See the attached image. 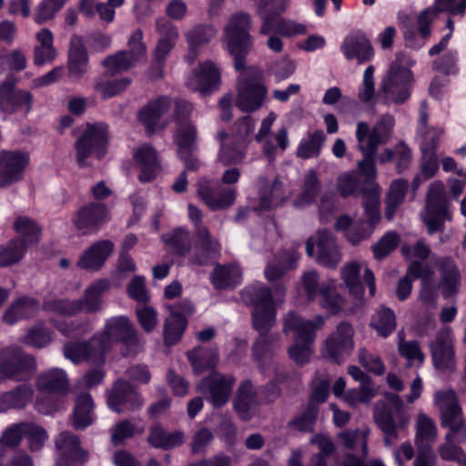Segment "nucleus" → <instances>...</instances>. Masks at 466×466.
<instances>
[{
	"label": "nucleus",
	"instance_id": "nucleus-25",
	"mask_svg": "<svg viewBox=\"0 0 466 466\" xmlns=\"http://www.w3.org/2000/svg\"><path fill=\"white\" fill-rule=\"evenodd\" d=\"M234 383L235 380L232 376L212 373L210 377L199 383L198 390L208 393V399L212 404L215 407H220L228 400Z\"/></svg>",
	"mask_w": 466,
	"mask_h": 466
},
{
	"label": "nucleus",
	"instance_id": "nucleus-40",
	"mask_svg": "<svg viewBox=\"0 0 466 466\" xmlns=\"http://www.w3.org/2000/svg\"><path fill=\"white\" fill-rule=\"evenodd\" d=\"M87 54L83 40L79 36L71 38L68 54L69 74L74 77H80L87 70Z\"/></svg>",
	"mask_w": 466,
	"mask_h": 466
},
{
	"label": "nucleus",
	"instance_id": "nucleus-21",
	"mask_svg": "<svg viewBox=\"0 0 466 466\" xmlns=\"http://www.w3.org/2000/svg\"><path fill=\"white\" fill-rule=\"evenodd\" d=\"M35 370V361L17 349L4 350L0 354V371L7 378L24 380Z\"/></svg>",
	"mask_w": 466,
	"mask_h": 466
},
{
	"label": "nucleus",
	"instance_id": "nucleus-63",
	"mask_svg": "<svg viewBox=\"0 0 466 466\" xmlns=\"http://www.w3.org/2000/svg\"><path fill=\"white\" fill-rule=\"evenodd\" d=\"M283 201L282 188L279 181L268 187H263L260 196V208L269 209L279 206Z\"/></svg>",
	"mask_w": 466,
	"mask_h": 466
},
{
	"label": "nucleus",
	"instance_id": "nucleus-38",
	"mask_svg": "<svg viewBox=\"0 0 466 466\" xmlns=\"http://www.w3.org/2000/svg\"><path fill=\"white\" fill-rule=\"evenodd\" d=\"M36 44L34 47V62L37 66L49 64L56 56L54 46V35L47 28H43L35 34Z\"/></svg>",
	"mask_w": 466,
	"mask_h": 466
},
{
	"label": "nucleus",
	"instance_id": "nucleus-31",
	"mask_svg": "<svg viewBox=\"0 0 466 466\" xmlns=\"http://www.w3.org/2000/svg\"><path fill=\"white\" fill-rule=\"evenodd\" d=\"M170 106L167 97H158L148 103L138 114L139 121L149 132H155L166 127L165 114Z\"/></svg>",
	"mask_w": 466,
	"mask_h": 466
},
{
	"label": "nucleus",
	"instance_id": "nucleus-59",
	"mask_svg": "<svg viewBox=\"0 0 466 466\" xmlns=\"http://www.w3.org/2000/svg\"><path fill=\"white\" fill-rule=\"evenodd\" d=\"M370 325L379 335L388 337L395 329V316L390 309H381L374 315Z\"/></svg>",
	"mask_w": 466,
	"mask_h": 466
},
{
	"label": "nucleus",
	"instance_id": "nucleus-16",
	"mask_svg": "<svg viewBox=\"0 0 466 466\" xmlns=\"http://www.w3.org/2000/svg\"><path fill=\"white\" fill-rule=\"evenodd\" d=\"M106 142L107 131L105 125H88L83 136L76 143L78 164L85 166L89 158L103 157L106 152Z\"/></svg>",
	"mask_w": 466,
	"mask_h": 466
},
{
	"label": "nucleus",
	"instance_id": "nucleus-36",
	"mask_svg": "<svg viewBox=\"0 0 466 466\" xmlns=\"http://www.w3.org/2000/svg\"><path fill=\"white\" fill-rule=\"evenodd\" d=\"M220 82V71L211 61H206L199 65L198 70L194 73L193 77L187 85L201 93H207L217 87Z\"/></svg>",
	"mask_w": 466,
	"mask_h": 466
},
{
	"label": "nucleus",
	"instance_id": "nucleus-18",
	"mask_svg": "<svg viewBox=\"0 0 466 466\" xmlns=\"http://www.w3.org/2000/svg\"><path fill=\"white\" fill-rule=\"evenodd\" d=\"M446 218H449V215L444 197V187L441 182L436 181L430 187L426 210L422 215V219L429 233L432 234L441 228Z\"/></svg>",
	"mask_w": 466,
	"mask_h": 466
},
{
	"label": "nucleus",
	"instance_id": "nucleus-30",
	"mask_svg": "<svg viewBox=\"0 0 466 466\" xmlns=\"http://www.w3.org/2000/svg\"><path fill=\"white\" fill-rule=\"evenodd\" d=\"M453 339L450 329L441 332L431 345V353L435 367L440 370H451L455 367Z\"/></svg>",
	"mask_w": 466,
	"mask_h": 466
},
{
	"label": "nucleus",
	"instance_id": "nucleus-11",
	"mask_svg": "<svg viewBox=\"0 0 466 466\" xmlns=\"http://www.w3.org/2000/svg\"><path fill=\"white\" fill-rule=\"evenodd\" d=\"M427 107L422 105L420 107V150L421 162L420 170L423 177L428 179L432 177L439 168L438 157L436 150L440 138L444 133L442 128H426L428 119Z\"/></svg>",
	"mask_w": 466,
	"mask_h": 466
},
{
	"label": "nucleus",
	"instance_id": "nucleus-20",
	"mask_svg": "<svg viewBox=\"0 0 466 466\" xmlns=\"http://www.w3.org/2000/svg\"><path fill=\"white\" fill-rule=\"evenodd\" d=\"M306 251L309 257L316 255L319 263L329 268H334L341 258L335 240L326 231H319L310 238L307 241Z\"/></svg>",
	"mask_w": 466,
	"mask_h": 466
},
{
	"label": "nucleus",
	"instance_id": "nucleus-29",
	"mask_svg": "<svg viewBox=\"0 0 466 466\" xmlns=\"http://www.w3.org/2000/svg\"><path fill=\"white\" fill-rule=\"evenodd\" d=\"M32 97L30 94L23 90H15L13 82H4L0 85V108L6 113H14L18 110H30Z\"/></svg>",
	"mask_w": 466,
	"mask_h": 466
},
{
	"label": "nucleus",
	"instance_id": "nucleus-19",
	"mask_svg": "<svg viewBox=\"0 0 466 466\" xmlns=\"http://www.w3.org/2000/svg\"><path fill=\"white\" fill-rule=\"evenodd\" d=\"M432 272L428 266H424L420 262H412L408 269V275L402 279L398 285L397 296L400 300L406 299L411 291V282L409 277L421 279V290L420 299L422 302L428 304L435 300L436 291L431 285V276Z\"/></svg>",
	"mask_w": 466,
	"mask_h": 466
},
{
	"label": "nucleus",
	"instance_id": "nucleus-41",
	"mask_svg": "<svg viewBox=\"0 0 466 466\" xmlns=\"http://www.w3.org/2000/svg\"><path fill=\"white\" fill-rule=\"evenodd\" d=\"M196 250L201 253L202 258H196L194 263L204 264L208 258L219 250V244L211 238L208 228L201 225L196 226Z\"/></svg>",
	"mask_w": 466,
	"mask_h": 466
},
{
	"label": "nucleus",
	"instance_id": "nucleus-7",
	"mask_svg": "<svg viewBox=\"0 0 466 466\" xmlns=\"http://www.w3.org/2000/svg\"><path fill=\"white\" fill-rule=\"evenodd\" d=\"M251 20L248 14L239 12L230 16L224 28L227 49L233 56L235 68L244 67V56L250 51L253 41L249 35Z\"/></svg>",
	"mask_w": 466,
	"mask_h": 466
},
{
	"label": "nucleus",
	"instance_id": "nucleus-32",
	"mask_svg": "<svg viewBox=\"0 0 466 466\" xmlns=\"http://www.w3.org/2000/svg\"><path fill=\"white\" fill-rule=\"evenodd\" d=\"M26 436L29 441L31 451H38L40 444L35 442V436H38L41 440L45 437V431L38 426L21 423L8 428L1 438V442L9 447L16 446L23 436Z\"/></svg>",
	"mask_w": 466,
	"mask_h": 466
},
{
	"label": "nucleus",
	"instance_id": "nucleus-22",
	"mask_svg": "<svg viewBox=\"0 0 466 466\" xmlns=\"http://www.w3.org/2000/svg\"><path fill=\"white\" fill-rule=\"evenodd\" d=\"M364 270L363 281L369 287L370 295L375 294V279L373 273L365 264L356 261L346 264L341 269V279L349 289L350 294L356 299H361L363 294V283L360 279V271Z\"/></svg>",
	"mask_w": 466,
	"mask_h": 466
},
{
	"label": "nucleus",
	"instance_id": "nucleus-57",
	"mask_svg": "<svg viewBox=\"0 0 466 466\" xmlns=\"http://www.w3.org/2000/svg\"><path fill=\"white\" fill-rule=\"evenodd\" d=\"M441 274L443 296L448 298L457 292L460 282L459 273L451 260H443L441 262Z\"/></svg>",
	"mask_w": 466,
	"mask_h": 466
},
{
	"label": "nucleus",
	"instance_id": "nucleus-51",
	"mask_svg": "<svg viewBox=\"0 0 466 466\" xmlns=\"http://www.w3.org/2000/svg\"><path fill=\"white\" fill-rule=\"evenodd\" d=\"M157 29L161 34V38L155 51V59L160 64L173 48L177 37V32L171 25H162L160 22L157 23Z\"/></svg>",
	"mask_w": 466,
	"mask_h": 466
},
{
	"label": "nucleus",
	"instance_id": "nucleus-54",
	"mask_svg": "<svg viewBox=\"0 0 466 466\" xmlns=\"http://www.w3.org/2000/svg\"><path fill=\"white\" fill-rule=\"evenodd\" d=\"M32 396V390L25 386L19 387L14 392L5 393L0 397V411L10 408H23L31 400Z\"/></svg>",
	"mask_w": 466,
	"mask_h": 466
},
{
	"label": "nucleus",
	"instance_id": "nucleus-35",
	"mask_svg": "<svg viewBox=\"0 0 466 466\" xmlns=\"http://www.w3.org/2000/svg\"><path fill=\"white\" fill-rule=\"evenodd\" d=\"M341 49L348 59L356 58L360 63L370 60L373 55L370 43L360 31L352 32L347 35Z\"/></svg>",
	"mask_w": 466,
	"mask_h": 466
},
{
	"label": "nucleus",
	"instance_id": "nucleus-14",
	"mask_svg": "<svg viewBox=\"0 0 466 466\" xmlns=\"http://www.w3.org/2000/svg\"><path fill=\"white\" fill-rule=\"evenodd\" d=\"M318 275L315 271L306 272L302 277L304 291L309 300L319 297L322 309L329 314H337L344 307V299L335 291V281L330 280L319 287Z\"/></svg>",
	"mask_w": 466,
	"mask_h": 466
},
{
	"label": "nucleus",
	"instance_id": "nucleus-12",
	"mask_svg": "<svg viewBox=\"0 0 466 466\" xmlns=\"http://www.w3.org/2000/svg\"><path fill=\"white\" fill-rule=\"evenodd\" d=\"M109 289V283L106 279H99L92 283L86 290L83 305L76 302L65 300H54L46 302L45 309L57 316L66 317L76 313L84 309L87 311H95L99 309L102 295Z\"/></svg>",
	"mask_w": 466,
	"mask_h": 466
},
{
	"label": "nucleus",
	"instance_id": "nucleus-13",
	"mask_svg": "<svg viewBox=\"0 0 466 466\" xmlns=\"http://www.w3.org/2000/svg\"><path fill=\"white\" fill-rule=\"evenodd\" d=\"M390 402V408L383 410L378 403L374 412L377 424L385 433L387 445H391L398 437V430L405 429L410 422V415L404 409L401 400L395 396L391 398Z\"/></svg>",
	"mask_w": 466,
	"mask_h": 466
},
{
	"label": "nucleus",
	"instance_id": "nucleus-61",
	"mask_svg": "<svg viewBox=\"0 0 466 466\" xmlns=\"http://www.w3.org/2000/svg\"><path fill=\"white\" fill-rule=\"evenodd\" d=\"M216 35V30L211 26H199L195 28L187 35V40L189 45V55L187 59L191 62L196 56V49L206 42H208Z\"/></svg>",
	"mask_w": 466,
	"mask_h": 466
},
{
	"label": "nucleus",
	"instance_id": "nucleus-37",
	"mask_svg": "<svg viewBox=\"0 0 466 466\" xmlns=\"http://www.w3.org/2000/svg\"><path fill=\"white\" fill-rule=\"evenodd\" d=\"M113 250V244L104 240L93 244L81 257L78 266L88 270H97Z\"/></svg>",
	"mask_w": 466,
	"mask_h": 466
},
{
	"label": "nucleus",
	"instance_id": "nucleus-60",
	"mask_svg": "<svg viewBox=\"0 0 466 466\" xmlns=\"http://www.w3.org/2000/svg\"><path fill=\"white\" fill-rule=\"evenodd\" d=\"M376 395V390L371 380L363 381L358 390L348 391L343 400L350 406H356L359 403H368Z\"/></svg>",
	"mask_w": 466,
	"mask_h": 466
},
{
	"label": "nucleus",
	"instance_id": "nucleus-5",
	"mask_svg": "<svg viewBox=\"0 0 466 466\" xmlns=\"http://www.w3.org/2000/svg\"><path fill=\"white\" fill-rule=\"evenodd\" d=\"M324 324L322 317L318 316L314 320H304L294 313H289L284 320L286 334L292 332L294 344L289 350V355L297 363L307 362L312 353V343L315 333Z\"/></svg>",
	"mask_w": 466,
	"mask_h": 466
},
{
	"label": "nucleus",
	"instance_id": "nucleus-8",
	"mask_svg": "<svg viewBox=\"0 0 466 466\" xmlns=\"http://www.w3.org/2000/svg\"><path fill=\"white\" fill-rule=\"evenodd\" d=\"M19 238L11 241L7 247L0 248V267L9 266L19 261L31 244L39 239L40 228L26 217H19L14 224Z\"/></svg>",
	"mask_w": 466,
	"mask_h": 466
},
{
	"label": "nucleus",
	"instance_id": "nucleus-64",
	"mask_svg": "<svg viewBox=\"0 0 466 466\" xmlns=\"http://www.w3.org/2000/svg\"><path fill=\"white\" fill-rule=\"evenodd\" d=\"M67 0H44L36 9L34 19L35 23L41 25L55 15L61 9Z\"/></svg>",
	"mask_w": 466,
	"mask_h": 466
},
{
	"label": "nucleus",
	"instance_id": "nucleus-15",
	"mask_svg": "<svg viewBox=\"0 0 466 466\" xmlns=\"http://www.w3.org/2000/svg\"><path fill=\"white\" fill-rule=\"evenodd\" d=\"M254 130V123L249 116L244 117L238 124V133L234 137H228L219 133L221 149L218 160L223 165L240 163L244 158V150L247 144V137Z\"/></svg>",
	"mask_w": 466,
	"mask_h": 466
},
{
	"label": "nucleus",
	"instance_id": "nucleus-44",
	"mask_svg": "<svg viewBox=\"0 0 466 466\" xmlns=\"http://www.w3.org/2000/svg\"><path fill=\"white\" fill-rule=\"evenodd\" d=\"M241 270L237 265L218 266L211 278L216 289L232 288L240 283Z\"/></svg>",
	"mask_w": 466,
	"mask_h": 466
},
{
	"label": "nucleus",
	"instance_id": "nucleus-23",
	"mask_svg": "<svg viewBox=\"0 0 466 466\" xmlns=\"http://www.w3.org/2000/svg\"><path fill=\"white\" fill-rule=\"evenodd\" d=\"M128 46L131 54L127 52H119L115 56L107 57L104 61V66L109 73H119L127 70L133 66L140 57L146 54V47L142 43V32L136 31L132 34L128 41Z\"/></svg>",
	"mask_w": 466,
	"mask_h": 466
},
{
	"label": "nucleus",
	"instance_id": "nucleus-10",
	"mask_svg": "<svg viewBox=\"0 0 466 466\" xmlns=\"http://www.w3.org/2000/svg\"><path fill=\"white\" fill-rule=\"evenodd\" d=\"M192 110L189 103L183 102L177 106V131L175 134V143L177 146V153L185 162L187 169H195L198 167V161L187 157L195 148L197 139V130L195 126L187 120V116Z\"/></svg>",
	"mask_w": 466,
	"mask_h": 466
},
{
	"label": "nucleus",
	"instance_id": "nucleus-28",
	"mask_svg": "<svg viewBox=\"0 0 466 466\" xmlns=\"http://www.w3.org/2000/svg\"><path fill=\"white\" fill-rule=\"evenodd\" d=\"M109 407L121 412L127 410H135L142 406V399L128 382L117 381L108 395Z\"/></svg>",
	"mask_w": 466,
	"mask_h": 466
},
{
	"label": "nucleus",
	"instance_id": "nucleus-58",
	"mask_svg": "<svg viewBox=\"0 0 466 466\" xmlns=\"http://www.w3.org/2000/svg\"><path fill=\"white\" fill-rule=\"evenodd\" d=\"M399 352L406 359L410 366H420L424 361V355L416 341H405L403 335L399 334Z\"/></svg>",
	"mask_w": 466,
	"mask_h": 466
},
{
	"label": "nucleus",
	"instance_id": "nucleus-26",
	"mask_svg": "<svg viewBox=\"0 0 466 466\" xmlns=\"http://www.w3.org/2000/svg\"><path fill=\"white\" fill-rule=\"evenodd\" d=\"M28 156L15 151L0 153V186L4 187L21 179L28 165Z\"/></svg>",
	"mask_w": 466,
	"mask_h": 466
},
{
	"label": "nucleus",
	"instance_id": "nucleus-62",
	"mask_svg": "<svg viewBox=\"0 0 466 466\" xmlns=\"http://www.w3.org/2000/svg\"><path fill=\"white\" fill-rule=\"evenodd\" d=\"M343 446L347 449H355L358 445H360L362 455L365 457L368 452L367 448V433L363 431H345L338 434Z\"/></svg>",
	"mask_w": 466,
	"mask_h": 466
},
{
	"label": "nucleus",
	"instance_id": "nucleus-53",
	"mask_svg": "<svg viewBox=\"0 0 466 466\" xmlns=\"http://www.w3.org/2000/svg\"><path fill=\"white\" fill-rule=\"evenodd\" d=\"M93 402L88 394H83L76 400L74 412V425L76 428H86L93 422Z\"/></svg>",
	"mask_w": 466,
	"mask_h": 466
},
{
	"label": "nucleus",
	"instance_id": "nucleus-1",
	"mask_svg": "<svg viewBox=\"0 0 466 466\" xmlns=\"http://www.w3.org/2000/svg\"><path fill=\"white\" fill-rule=\"evenodd\" d=\"M393 126L394 119L390 116H381L371 129L365 122H359L357 125L358 147L364 157L359 162L358 167L360 174L367 180L363 188V198L365 212L370 225H374L380 220V189L373 181L377 175L374 156L378 147L386 143L390 138Z\"/></svg>",
	"mask_w": 466,
	"mask_h": 466
},
{
	"label": "nucleus",
	"instance_id": "nucleus-56",
	"mask_svg": "<svg viewBox=\"0 0 466 466\" xmlns=\"http://www.w3.org/2000/svg\"><path fill=\"white\" fill-rule=\"evenodd\" d=\"M163 239L167 249L176 255L185 256L190 249L189 235L182 228L174 230Z\"/></svg>",
	"mask_w": 466,
	"mask_h": 466
},
{
	"label": "nucleus",
	"instance_id": "nucleus-50",
	"mask_svg": "<svg viewBox=\"0 0 466 466\" xmlns=\"http://www.w3.org/2000/svg\"><path fill=\"white\" fill-rule=\"evenodd\" d=\"M257 401L250 382H243L237 395L235 409L243 420L249 418V412L256 407Z\"/></svg>",
	"mask_w": 466,
	"mask_h": 466
},
{
	"label": "nucleus",
	"instance_id": "nucleus-45",
	"mask_svg": "<svg viewBox=\"0 0 466 466\" xmlns=\"http://www.w3.org/2000/svg\"><path fill=\"white\" fill-rule=\"evenodd\" d=\"M37 309V303L33 299H21L5 311L3 320L7 324H14L17 320L33 316Z\"/></svg>",
	"mask_w": 466,
	"mask_h": 466
},
{
	"label": "nucleus",
	"instance_id": "nucleus-34",
	"mask_svg": "<svg viewBox=\"0 0 466 466\" xmlns=\"http://www.w3.org/2000/svg\"><path fill=\"white\" fill-rule=\"evenodd\" d=\"M107 219L108 212L106 207L93 204L79 209L73 222L78 229L87 232L98 228Z\"/></svg>",
	"mask_w": 466,
	"mask_h": 466
},
{
	"label": "nucleus",
	"instance_id": "nucleus-43",
	"mask_svg": "<svg viewBox=\"0 0 466 466\" xmlns=\"http://www.w3.org/2000/svg\"><path fill=\"white\" fill-rule=\"evenodd\" d=\"M437 428L433 420L424 413L418 414L415 443L418 448L431 447L435 441Z\"/></svg>",
	"mask_w": 466,
	"mask_h": 466
},
{
	"label": "nucleus",
	"instance_id": "nucleus-52",
	"mask_svg": "<svg viewBox=\"0 0 466 466\" xmlns=\"http://www.w3.org/2000/svg\"><path fill=\"white\" fill-rule=\"evenodd\" d=\"M337 230L345 231V236L353 244L366 238L370 232L364 228L363 222H352L348 216L339 217L335 224Z\"/></svg>",
	"mask_w": 466,
	"mask_h": 466
},
{
	"label": "nucleus",
	"instance_id": "nucleus-17",
	"mask_svg": "<svg viewBox=\"0 0 466 466\" xmlns=\"http://www.w3.org/2000/svg\"><path fill=\"white\" fill-rule=\"evenodd\" d=\"M261 74L248 69L240 76L237 106L242 111L258 109L266 96L267 90L259 82Z\"/></svg>",
	"mask_w": 466,
	"mask_h": 466
},
{
	"label": "nucleus",
	"instance_id": "nucleus-9",
	"mask_svg": "<svg viewBox=\"0 0 466 466\" xmlns=\"http://www.w3.org/2000/svg\"><path fill=\"white\" fill-rule=\"evenodd\" d=\"M400 58L397 57L382 79L380 93L386 103H402L410 95L412 73L407 66H400Z\"/></svg>",
	"mask_w": 466,
	"mask_h": 466
},
{
	"label": "nucleus",
	"instance_id": "nucleus-33",
	"mask_svg": "<svg viewBox=\"0 0 466 466\" xmlns=\"http://www.w3.org/2000/svg\"><path fill=\"white\" fill-rule=\"evenodd\" d=\"M198 195L205 204L212 209L228 208L235 201V191L233 189H225L220 186H211L209 181L199 183Z\"/></svg>",
	"mask_w": 466,
	"mask_h": 466
},
{
	"label": "nucleus",
	"instance_id": "nucleus-39",
	"mask_svg": "<svg viewBox=\"0 0 466 466\" xmlns=\"http://www.w3.org/2000/svg\"><path fill=\"white\" fill-rule=\"evenodd\" d=\"M36 386L41 391L63 394L68 390L67 376L63 370L51 369L38 376Z\"/></svg>",
	"mask_w": 466,
	"mask_h": 466
},
{
	"label": "nucleus",
	"instance_id": "nucleus-3",
	"mask_svg": "<svg viewBox=\"0 0 466 466\" xmlns=\"http://www.w3.org/2000/svg\"><path fill=\"white\" fill-rule=\"evenodd\" d=\"M434 401L441 411V426L450 430L446 435L447 444L441 447L440 455L443 460L466 466V454L452 444L466 441V424L456 394L451 390L439 391Z\"/></svg>",
	"mask_w": 466,
	"mask_h": 466
},
{
	"label": "nucleus",
	"instance_id": "nucleus-27",
	"mask_svg": "<svg viewBox=\"0 0 466 466\" xmlns=\"http://www.w3.org/2000/svg\"><path fill=\"white\" fill-rule=\"evenodd\" d=\"M135 162L139 169L140 182H150L161 172L162 167L157 151L148 145L138 147L134 153Z\"/></svg>",
	"mask_w": 466,
	"mask_h": 466
},
{
	"label": "nucleus",
	"instance_id": "nucleus-4",
	"mask_svg": "<svg viewBox=\"0 0 466 466\" xmlns=\"http://www.w3.org/2000/svg\"><path fill=\"white\" fill-rule=\"evenodd\" d=\"M254 295L253 300V322L254 327L260 332V338L254 345L255 354H259L267 348L266 338L263 331L270 328L275 320L276 309L278 304L283 302L284 292L282 289H276L274 292L265 288H252L248 289L245 296Z\"/></svg>",
	"mask_w": 466,
	"mask_h": 466
},
{
	"label": "nucleus",
	"instance_id": "nucleus-46",
	"mask_svg": "<svg viewBox=\"0 0 466 466\" xmlns=\"http://www.w3.org/2000/svg\"><path fill=\"white\" fill-rule=\"evenodd\" d=\"M170 310L171 315L167 319L164 329L165 342L167 345L177 343L180 339L187 326L184 314L176 310L174 308H170Z\"/></svg>",
	"mask_w": 466,
	"mask_h": 466
},
{
	"label": "nucleus",
	"instance_id": "nucleus-42",
	"mask_svg": "<svg viewBox=\"0 0 466 466\" xmlns=\"http://www.w3.org/2000/svg\"><path fill=\"white\" fill-rule=\"evenodd\" d=\"M147 441L156 448L171 449L183 443L184 434L180 431L167 432L160 426L155 425L151 428Z\"/></svg>",
	"mask_w": 466,
	"mask_h": 466
},
{
	"label": "nucleus",
	"instance_id": "nucleus-24",
	"mask_svg": "<svg viewBox=\"0 0 466 466\" xmlns=\"http://www.w3.org/2000/svg\"><path fill=\"white\" fill-rule=\"evenodd\" d=\"M353 337L354 330L350 324L346 322L339 324L335 331L327 338L323 354L335 361H339L353 350Z\"/></svg>",
	"mask_w": 466,
	"mask_h": 466
},
{
	"label": "nucleus",
	"instance_id": "nucleus-2",
	"mask_svg": "<svg viewBox=\"0 0 466 466\" xmlns=\"http://www.w3.org/2000/svg\"><path fill=\"white\" fill-rule=\"evenodd\" d=\"M118 342L126 347L137 346L136 330L125 317L108 319L101 335L94 337L88 344H66L65 356L75 363L84 360L100 363L104 360L106 352Z\"/></svg>",
	"mask_w": 466,
	"mask_h": 466
},
{
	"label": "nucleus",
	"instance_id": "nucleus-49",
	"mask_svg": "<svg viewBox=\"0 0 466 466\" xmlns=\"http://www.w3.org/2000/svg\"><path fill=\"white\" fill-rule=\"evenodd\" d=\"M188 359L196 374H201L212 370L218 363L216 351L205 349H196L188 353Z\"/></svg>",
	"mask_w": 466,
	"mask_h": 466
},
{
	"label": "nucleus",
	"instance_id": "nucleus-47",
	"mask_svg": "<svg viewBox=\"0 0 466 466\" xmlns=\"http://www.w3.org/2000/svg\"><path fill=\"white\" fill-rule=\"evenodd\" d=\"M56 448L60 453L76 461H84L87 458V453L80 449L78 440L68 432L60 434L56 441Z\"/></svg>",
	"mask_w": 466,
	"mask_h": 466
},
{
	"label": "nucleus",
	"instance_id": "nucleus-48",
	"mask_svg": "<svg viewBox=\"0 0 466 466\" xmlns=\"http://www.w3.org/2000/svg\"><path fill=\"white\" fill-rule=\"evenodd\" d=\"M408 188L407 181L403 179L394 180L389 188L386 200V218L390 220L395 215L399 206L402 203Z\"/></svg>",
	"mask_w": 466,
	"mask_h": 466
},
{
	"label": "nucleus",
	"instance_id": "nucleus-6",
	"mask_svg": "<svg viewBox=\"0 0 466 466\" xmlns=\"http://www.w3.org/2000/svg\"><path fill=\"white\" fill-rule=\"evenodd\" d=\"M258 5V13L263 19L260 34L269 35L278 33L283 36L292 37L306 35V25L292 21L283 20L279 17V13L289 5V0H255Z\"/></svg>",
	"mask_w": 466,
	"mask_h": 466
},
{
	"label": "nucleus",
	"instance_id": "nucleus-55",
	"mask_svg": "<svg viewBox=\"0 0 466 466\" xmlns=\"http://www.w3.org/2000/svg\"><path fill=\"white\" fill-rule=\"evenodd\" d=\"M325 136L322 131H315L308 136L299 143L297 155L301 158H309L318 156L320 152Z\"/></svg>",
	"mask_w": 466,
	"mask_h": 466
}]
</instances>
